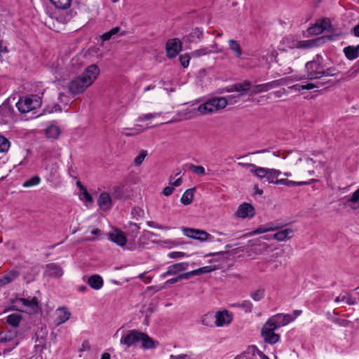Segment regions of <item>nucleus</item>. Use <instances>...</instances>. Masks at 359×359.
Here are the masks:
<instances>
[{
  "label": "nucleus",
  "instance_id": "f257e3e1",
  "mask_svg": "<svg viewBox=\"0 0 359 359\" xmlns=\"http://www.w3.org/2000/svg\"><path fill=\"white\" fill-rule=\"evenodd\" d=\"M325 65L324 59L320 54H317L313 60L309 61L305 65L306 75L302 76V79H320L323 77Z\"/></svg>",
  "mask_w": 359,
  "mask_h": 359
},
{
  "label": "nucleus",
  "instance_id": "f03ea898",
  "mask_svg": "<svg viewBox=\"0 0 359 359\" xmlns=\"http://www.w3.org/2000/svg\"><path fill=\"white\" fill-rule=\"evenodd\" d=\"M302 312V310L297 309L294 310L292 313H277L268 319L265 326L272 327L273 329L278 330L295 320Z\"/></svg>",
  "mask_w": 359,
  "mask_h": 359
},
{
  "label": "nucleus",
  "instance_id": "7ed1b4c3",
  "mask_svg": "<svg viewBox=\"0 0 359 359\" xmlns=\"http://www.w3.org/2000/svg\"><path fill=\"white\" fill-rule=\"evenodd\" d=\"M41 97L38 95H30L29 96L20 97L16 102L15 106L20 113L25 114L39 108L41 107Z\"/></svg>",
  "mask_w": 359,
  "mask_h": 359
},
{
  "label": "nucleus",
  "instance_id": "20e7f679",
  "mask_svg": "<svg viewBox=\"0 0 359 359\" xmlns=\"http://www.w3.org/2000/svg\"><path fill=\"white\" fill-rule=\"evenodd\" d=\"M226 107V102L223 97H213L208 99L204 103L198 107V111L200 114H208L224 109Z\"/></svg>",
  "mask_w": 359,
  "mask_h": 359
},
{
  "label": "nucleus",
  "instance_id": "39448f33",
  "mask_svg": "<svg viewBox=\"0 0 359 359\" xmlns=\"http://www.w3.org/2000/svg\"><path fill=\"white\" fill-rule=\"evenodd\" d=\"M249 172L257 178L266 180H278V177L282 174L281 171L273 168H266L256 165L252 163L248 168Z\"/></svg>",
  "mask_w": 359,
  "mask_h": 359
},
{
  "label": "nucleus",
  "instance_id": "423d86ee",
  "mask_svg": "<svg viewBox=\"0 0 359 359\" xmlns=\"http://www.w3.org/2000/svg\"><path fill=\"white\" fill-rule=\"evenodd\" d=\"M142 332L138 330L133 329L122 335L120 339V345L125 346L124 351H127L130 347L140 342Z\"/></svg>",
  "mask_w": 359,
  "mask_h": 359
},
{
  "label": "nucleus",
  "instance_id": "0eeeda50",
  "mask_svg": "<svg viewBox=\"0 0 359 359\" xmlns=\"http://www.w3.org/2000/svg\"><path fill=\"white\" fill-rule=\"evenodd\" d=\"M183 232L186 236L194 240L199 241L201 242H212L214 241V237L203 230L191 228H184Z\"/></svg>",
  "mask_w": 359,
  "mask_h": 359
},
{
  "label": "nucleus",
  "instance_id": "6e6552de",
  "mask_svg": "<svg viewBox=\"0 0 359 359\" xmlns=\"http://www.w3.org/2000/svg\"><path fill=\"white\" fill-rule=\"evenodd\" d=\"M88 86H90L89 82L79 76L69 82L68 88L69 93L76 95L83 93Z\"/></svg>",
  "mask_w": 359,
  "mask_h": 359
},
{
  "label": "nucleus",
  "instance_id": "1a4fd4ad",
  "mask_svg": "<svg viewBox=\"0 0 359 359\" xmlns=\"http://www.w3.org/2000/svg\"><path fill=\"white\" fill-rule=\"evenodd\" d=\"M110 192L112 197L118 200L126 199L132 196V190L126 184L114 186L110 189Z\"/></svg>",
  "mask_w": 359,
  "mask_h": 359
},
{
  "label": "nucleus",
  "instance_id": "9d476101",
  "mask_svg": "<svg viewBox=\"0 0 359 359\" xmlns=\"http://www.w3.org/2000/svg\"><path fill=\"white\" fill-rule=\"evenodd\" d=\"M14 109L10 105L9 100H5L0 106V124H7L13 120Z\"/></svg>",
  "mask_w": 359,
  "mask_h": 359
},
{
  "label": "nucleus",
  "instance_id": "9b49d317",
  "mask_svg": "<svg viewBox=\"0 0 359 359\" xmlns=\"http://www.w3.org/2000/svg\"><path fill=\"white\" fill-rule=\"evenodd\" d=\"M167 56L169 58L175 57L182 50V42L177 38L169 39L165 44Z\"/></svg>",
  "mask_w": 359,
  "mask_h": 359
},
{
  "label": "nucleus",
  "instance_id": "f8f14e48",
  "mask_svg": "<svg viewBox=\"0 0 359 359\" xmlns=\"http://www.w3.org/2000/svg\"><path fill=\"white\" fill-rule=\"evenodd\" d=\"M64 273L62 268L57 263H49L45 266L43 276L52 278H60Z\"/></svg>",
  "mask_w": 359,
  "mask_h": 359
},
{
  "label": "nucleus",
  "instance_id": "ddd939ff",
  "mask_svg": "<svg viewBox=\"0 0 359 359\" xmlns=\"http://www.w3.org/2000/svg\"><path fill=\"white\" fill-rule=\"evenodd\" d=\"M99 74L100 68L97 65L93 64L88 66L80 76L84 79L85 81L89 82V85L91 86Z\"/></svg>",
  "mask_w": 359,
  "mask_h": 359
},
{
  "label": "nucleus",
  "instance_id": "4468645a",
  "mask_svg": "<svg viewBox=\"0 0 359 359\" xmlns=\"http://www.w3.org/2000/svg\"><path fill=\"white\" fill-rule=\"evenodd\" d=\"M189 267L188 262H179L173 264L167 268L165 272L160 275V278L163 279L168 276H175L180 272L186 271Z\"/></svg>",
  "mask_w": 359,
  "mask_h": 359
},
{
  "label": "nucleus",
  "instance_id": "2eb2a0df",
  "mask_svg": "<svg viewBox=\"0 0 359 359\" xmlns=\"http://www.w3.org/2000/svg\"><path fill=\"white\" fill-rule=\"evenodd\" d=\"M275 329H273L272 327H266V326H264L262 329V336L264 338V341L269 344H275L279 341L280 337V335L276 334L274 332Z\"/></svg>",
  "mask_w": 359,
  "mask_h": 359
},
{
  "label": "nucleus",
  "instance_id": "dca6fc26",
  "mask_svg": "<svg viewBox=\"0 0 359 359\" xmlns=\"http://www.w3.org/2000/svg\"><path fill=\"white\" fill-rule=\"evenodd\" d=\"M236 215L243 219L252 218L255 215V210L250 203H243L239 205Z\"/></svg>",
  "mask_w": 359,
  "mask_h": 359
},
{
  "label": "nucleus",
  "instance_id": "f3484780",
  "mask_svg": "<svg viewBox=\"0 0 359 359\" xmlns=\"http://www.w3.org/2000/svg\"><path fill=\"white\" fill-rule=\"evenodd\" d=\"M108 236L111 241L121 247L126 244L127 240L128 239L126 233L118 229H115L114 231L109 233Z\"/></svg>",
  "mask_w": 359,
  "mask_h": 359
},
{
  "label": "nucleus",
  "instance_id": "a211bd4d",
  "mask_svg": "<svg viewBox=\"0 0 359 359\" xmlns=\"http://www.w3.org/2000/svg\"><path fill=\"white\" fill-rule=\"evenodd\" d=\"M111 197L112 196H110L107 192H102L100 194L97 200V205L100 210L107 211L112 208L113 203Z\"/></svg>",
  "mask_w": 359,
  "mask_h": 359
},
{
  "label": "nucleus",
  "instance_id": "6ab92c4d",
  "mask_svg": "<svg viewBox=\"0 0 359 359\" xmlns=\"http://www.w3.org/2000/svg\"><path fill=\"white\" fill-rule=\"evenodd\" d=\"M215 323L217 327H223L224 325H229L231 323L233 319L232 316L226 310L217 312L216 314H215Z\"/></svg>",
  "mask_w": 359,
  "mask_h": 359
},
{
  "label": "nucleus",
  "instance_id": "aec40b11",
  "mask_svg": "<svg viewBox=\"0 0 359 359\" xmlns=\"http://www.w3.org/2000/svg\"><path fill=\"white\" fill-rule=\"evenodd\" d=\"M1 342H13L16 346L19 344L18 334L15 329L4 331L0 334Z\"/></svg>",
  "mask_w": 359,
  "mask_h": 359
},
{
  "label": "nucleus",
  "instance_id": "412c9836",
  "mask_svg": "<svg viewBox=\"0 0 359 359\" xmlns=\"http://www.w3.org/2000/svg\"><path fill=\"white\" fill-rule=\"evenodd\" d=\"M140 342L142 343L141 348L144 350L155 349L159 345L158 341L153 339L143 332H142Z\"/></svg>",
  "mask_w": 359,
  "mask_h": 359
},
{
  "label": "nucleus",
  "instance_id": "4be33fe9",
  "mask_svg": "<svg viewBox=\"0 0 359 359\" xmlns=\"http://www.w3.org/2000/svg\"><path fill=\"white\" fill-rule=\"evenodd\" d=\"M76 184L77 187L79 189V191L78 193L79 199L86 204L93 203V197L85 186L82 184L81 181H76Z\"/></svg>",
  "mask_w": 359,
  "mask_h": 359
},
{
  "label": "nucleus",
  "instance_id": "5701e85b",
  "mask_svg": "<svg viewBox=\"0 0 359 359\" xmlns=\"http://www.w3.org/2000/svg\"><path fill=\"white\" fill-rule=\"evenodd\" d=\"M302 78H297V76H292V77H286V78H282L278 80L272 81L268 83H266V86L267 91L270 89L283 86L287 84L290 81H299Z\"/></svg>",
  "mask_w": 359,
  "mask_h": 359
},
{
  "label": "nucleus",
  "instance_id": "b1692460",
  "mask_svg": "<svg viewBox=\"0 0 359 359\" xmlns=\"http://www.w3.org/2000/svg\"><path fill=\"white\" fill-rule=\"evenodd\" d=\"M71 317V313L67 307H60L56 310V319L57 325L62 324L67 322Z\"/></svg>",
  "mask_w": 359,
  "mask_h": 359
},
{
  "label": "nucleus",
  "instance_id": "393cba45",
  "mask_svg": "<svg viewBox=\"0 0 359 359\" xmlns=\"http://www.w3.org/2000/svg\"><path fill=\"white\" fill-rule=\"evenodd\" d=\"M203 37V30L200 28H195L189 34L183 37L184 43H197Z\"/></svg>",
  "mask_w": 359,
  "mask_h": 359
},
{
  "label": "nucleus",
  "instance_id": "a878e982",
  "mask_svg": "<svg viewBox=\"0 0 359 359\" xmlns=\"http://www.w3.org/2000/svg\"><path fill=\"white\" fill-rule=\"evenodd\" d=\"M251 83L249 81H245L243 83H238L231 86L230 90L232 92H238L239 93L245 94L250 93Z\"/></svg>",
  "mask_w": 359,
  "mask_h": 359
},
{
  "label": "nucleus",
  "instance_id": "bb28decb",
  "mask_svg": "<svg viewBox=\"0 0 359 359\" xmlns=\"http://www.w3.org/2000/svg\"><path fill=\"white\" fill-rule=\"evenodd\" d=\"M344 204L353 210L359 208V188L352 193L349 197H347Z\"/></svg>",
  "mask_w": 359,
  "mask_h": 359
},
{
  "label": "nucleus",
  "instance_id": "cd10ccee",
  "mask_svg": "<svg viewBox=\"0 0 359 359\" xmlns=\"http://www.w3.org/2000/svg\"><path fill=\"white\" fill-rule=\"evenodd\" d=\"M343 52L348 60H353L359 56V44L356 46H348L344 48Z\"/></svg>",
  "mask_w": 359,
  "mask_h": 359
},
{
  "label": "nucleus",
  "instance_id": "c85d7f7f",
  "mask_svg": "<svg viewBox=\"0 0 359 359\" xmlns=\"http://www.w3.org/2000/svg\"><path fill=\"white\" fill-rule=\"evenodd\" d=\"M88 283L93 289L100 290L102 287L104 281L100 275L95 274L88 278Z\"/></svg>",
  "mask_w": 359,
  "mask_h": 359
},
{
  "label": "nucleus",
  "instance_id": "c756f323",
  "mask_svg": "<svg viewBox=\"0 0 359 359\" xmlns=\"http://www.w3.org/2000/svg\"><path fill=\"white\" fill-rule=\"evenodd\" d=\"M139 225L136 223L130 222L128 223V226L126 233L128 238L131 241H134L135 239L137 238V235L139 234Z\"/></svg>",
  "mask_w": 359,
  "mask_h": 359
},
{
  "label": "nucleus",
  "instance_id": "7c9ffc66",
  "mask_svg": "<svg viewBox=\"0 0 359 359\" xmlns=\"http://www.w3.org/2000/svg\"><path fill=\"white\" fill-rule=\"evenodd\" d=\"M293 232L294 231L292 229L286 228L276 232L273 237L278 241H283L292 238L293 236Z\"/></svg>",
  "mask_w": 359,
  "mask_h": 359
},
{
  "label": "nucleus",
  "instance_id": "2f4dec72",
  "mask_svg": "<svg viewBox=\"0 0 359 359\" xmlns=\"http://www.w3.org/2000/svg\"><path fill=\"white\" fill-rule=\"evenodd\" d=\"M341 302H346L348 305H355L356 304L355 299L346 292H341L334 299L335 303H339Z\"/></svg>",
  "mask_w": 359,
  "mask_h": 359
},
{
  "label": "nucleus",
  "instance_id": "473e14b6",
  "mask_svg": "<svg viewBox=\"0 0 359 359\" xmlns=\"http://www.w3.org/2000/svg\"><path fill=\"white\" fill-rule=\"evenodd\" d=\"M215 267L213 266H205L199 269L187 272L189 279L193 276H200L204 273H208L213 271Z\"/></svg>",
  "mask_w": 359,
  "mask_h": 359
},
{
  "label": "nucleus",
  "instance_id": "72a5a7b5",
  "mask_svg": "<svg viewBox=\"0 0 359 359\" xmlns=\"http://www.w3.org/2000/svg\"><path fill=\"white\" fill-rule=\"evenodd\" d=\"M22 319V316L19 313H11L6 318V322L8 325L13 326L15 329Z\"/></svg>",
  "mask_w": 359,
  "mask_h": 359
},
{
  "label": "nucleus",
  "instance_id": "f704fd0d",
  "mask_svg": "<svg viewBox=\"0 0 359 359\" xmlns=\"http://www.w3.org/2000/svg\"><path fill=\"white\" fill-rule=\"evenodd\" d=\"M194 188L187 189L182 194L180 201L184 205H188L191 203L194 198Z\"/></svg>",
  "mask_w": 359,
  "mask_h": 359
},
{
  "label": "nucleus",
  "instance_id": "c9c22d12",
  "mask_svg": "<svg viewBox=\"0 0 359 359\" xmlns=\"http://www.w3.org/2000/svg\"><path fill=\"white\" fill-rule=\"evenodd\" d=\"M19 275L17 271H11L8 274L0 277V287L10 283Z\"/></svg>",
  "mask_w": 359,
  "mask_h": 359
},
{
  "label": "nucleus",
  "instance_id": "e433bc0d",
  "mask_svg": "<svg viewBox=\"0 0 359 359\" xmlns=\"http://www.w3.org/2000/svg\"><path fill=\"white\" fill-rule=\"evenodd\" d=\"M275 184H283L287 187L303 186L309 184L311 181H269Z\"/></svg>",
  "mask_w": 359,
  "mask_h": 359
},
{
  "label": "nucleus",
  "instance_id": "4c0bfd02",
  "mask_svg": "<svg viewBox=\"0 0 359 359\" xmlns=\"http://www.w3.org/2000/svg\"><path fill=\"white\" fill-rule=\"evenodd\" d=\"M306 166L309 168L311 165H313L316 169H323L326 166V161L318 159L314 160L311 158H306L305 159Z\"/></svg>",
  "mask_w": 359,
  "mask_h": 359
},
{
  "label": "nucleus",
  "instance_id": "58836bf2",
  "mask_svg": "<svg viewBox=\"0 0 359 359\" xmlns=\"http://www.w3.org/2000/svg\"><path fill=\"white\" fill-rule=\"evenodd\" d=\"M230 50L234 53L235 56L240 57L242 55V49L240 44L234 39L229 40Z\"/></svg>",
  "mask_w": 359,
  "mask_h": 359
},
{
  "label": "nucleus",
  "instance_id": "ea45409f",
  "mask_svg": "<svg viewBox=\"0 0 359 359\" xmlns=\"http://www.w3.org/2000/svg\"><path fill=\"white\" fill-rule=\"evenodd\" d=\"M119 32H120V27H115L112 28L111 29H110L109 32H107L102 34L100 36V39L103 42L109 41L111 39H114V36H116Z\"/></svg>",
  "mask_w": 359,
  "mask_h": 359
},
{
  "label": "nucleus",
  "instance_id": "a19ab883",
  "mask_svg": "<svg viewBox=\"0 0 359 359\" xmlns=\"http://www.w3.org/2000/svg\"><path fill=\"white\" fill-rule=\"evenodd\" d=\"M215 321V316L213 313H208L205 314L201 318V323L207 327H212Z\"/></svg>",
  "mask_w": 359,
  "mask_h": 359
},
{
  "label": "nucleus",
  "instance_id": "79ce46f5",
  "mask_svg": "<svg viewBox=\"0 0 359 359\" xmlns=\"http://www.w3.org/2000/svg\"><path fill=\"white\" fill-rule=\"evenodd\" d=\"M233 306L241 309L244 310L245 313H251L252 311L253 304L250 300H244L241 303L233 304Z\"/></svg>",
  "mask_w": 359,
  "mask_h": 359
},
{
  "label": "nucleus",
  "instance_id": "37998d69",
  "mask_svg": "<svg viewBox=\"0 0 359 359\" xmlns=\"http://www.w3.org/2000/svg\"><path fill=\"white\" fill-rule=\"evenodd\" d=\"M57 8L65 10L70 7L72 0H49Z\"/></svg>",
  "mask_w": 359,
  "mask_h": 359
},
{
  "label": "nucleus",
  "instance_id": "c03bdc74",
  "mask_svg": "<svg viewBox=\"0 0 359 359\" xmlns=\"http://www.w3.org/2000/svg\"><path fill=\"white\" fill-rule=\"evenodd\" d=\"M60 128L55 126H50L46 130V134L48 137L57 139L60 135Z\"/></svg>",
  "mask_w": 359,
  "mask_h": 359
},
{
  "label": "nucleus",
  "instance_id": "a18cd8bd",
  "mask_svg": "<svg viewBox=\"0 0 359 359\" xmlns=\"http://www.w3.org/2000/svg\"><path fill=\"white\" fill-rule=\"evenodd\" d=\"M20 301L24 306L30 307L33 310H36L39 308V302L36 297H33L31 299L22 298Z\"/></svg>",
  "mask_w": 359,
  "mask_h": 359
},
{
  "label": "nucleus",
  "instance_id": "49530a36",
  "mask_svg": "<svg viewBox=\"0 0 359 359\" xmlns=\"http://www.w3.org/2000/svg\"><path fill=\"white\" fill-rule=\"evenodd\" d=\"M187 170L198 176H203L205 174V168L202 165H195L194 164H189L187 165Z\"/></svg>",
  "mask_w": 359,
  "mask_h": 359
},
{
  "label": "nucleus",
  "instance_id": "de8ad7c7",
  "mask_svg": "<svg viewBox=\"0 0 359 359\" xmlns=\"http://www.w3.org/2000/svg\"><path fill=\"white\" fill-rule=\"evenodd\" d=\"M188 279H189V277H188L187 272L181 273L174 278L167 280L164 283V286L172 285V284H174L180 280H188Z\"/></svg>",
  "mask_w": 359,
  "mask_h": 359
},
{
  "label": "nucleus",
  "instance_id": "09e8293b",
  "mask_svg": "<svg viewBox=\"0 0 359 359\" xmlns=\"http://www.w3.org/2000/svg\"><path fill=\"white\" fill-rule=\"evenodd\" d=\"M170 184H172V187H166L163 189V194L165 196H168L171 195L174 191L175 187H179L182 184V181H170Z\"/></svg>",
  "mask_w": 359,
  "mask_h": 359
},
{
  "label": "nucleus",
  "instance_id": "8fccbe9b",
  "mask_svg": "<svg viewBox=\"0 0 359 359\" xmlns=\"http://www.w3.org/2000/svg\"><path fill=\"white\" fill-rule=\"evenodd\" d=\"M266 86L265 83L258 84L254 86L252 88H250L249 95H252L254 94H257L259 93L266 92Z\"/></svg>",
  "mask_w": 359,
  "mask_h": 359
},
{
  "label": "nucleus",
  "instance_id": "3c124183",
  "mask_svg": "<svg viewBox=\"0 0 359 359\" xmlns=\"http://www.w3.org/2000/svg\"><path fill=\"white\" fill-rule=\"evenodd\" d=\"M264 289H258L250 293V297L255 302H259L264 297Z\"/></svg>",
  "mask_w": 359,
  "mask_h": 359
},
{
  "label": "nucleus",
  "instance_id": "603ef678",
  "mask_svg": "<svg viewBox=\"0 0 359 359\" xmlns=\"http://www.w3.org/2000/svg\"><path fill=\"white\" fill-rule=\"evenodd\" d=\"M243 95V93H238L237 95H229L227 97H222L223 99L226 102V106L228 104H233L236 103L238 100Z\"/></svg>",
  "mask_w": 359,
  "mask_h": 359
},
{
  "label": "nucleus",
  "instance_id": "864d4df0",
  "mask_svg": "<svg viewBox=\"0 0 359 359\" xmlns=\"http://www.w3.org/2000/svg\"><path fill=\"white\" fill-rule=\"evenodd\" d=\"M10 142L5 137L0 135V152L4 153L8 150L10 147Z\"/></svg>",
  "mask_w": 359,
  "mask_h": 359
},
{
  "label": "nucleus",
  "instance_id": "5fc2aeb1",
  "mask_svg": "<svg viewBox=\"0 0 359 359\" xmlns=\"http://www.w3.org/2000/svg\"><path fill=\"white\" fill-rule=\"evenodd\" d=\"M307 32L311 35H318L323 32V29L320 27L318 22H317L315 25L311 26Z\"/></svg>",
  "mask_w": 359,
  "mask_h": 359
},
{
  "label": "nucleus",
  "instance_id": "6e6d98bb",
  "mask_svg": "<svg viewBox=\"0 0 359 359\" xmlns=\"http://www.w3.org/2000/svg\"><path fill=\"white\" fill-rule=\"evenodd\" d=\"M35 342L36 344L34 346V348L36 349V351L38 352H42V351L46 348V340L43 337H41L39 339L38 337H36V339L35 340Z\"/></svg>",
  "mask_w": 359,
  "mask_h": 359
},
{
  "label": "nucleus",
  "instance_id": "4d7b16f0",
  "mask_svg": "<svg viewBox=\"0 0 359 359\" xmlns=\"http://www.w3.org/2000/svg\"><path fill=\"white\" fill-rule=\"evenodd\" d=\"M323 84H324L323 83H321L319 81L316 82V83H306V84H301V88H302V90H311V89H313L316 88H319V87L322 86Z\"/></svg>",
  "mask_w": 359,
  "mask_h": 359
},
{
  "label": "nucleus",
  "instance_id": "13d9d810",
  "mask_svg": "<svg viewBox=\"0 0 359 359\" xmlns=\"http://www.w3.org/2000/svg\"><path fill=\"white\" fill-rule=\"evenodd\" d=\"M147 156V151L142 150L140 154L135 158L134 164L140 165Z\"/></svg>",
  "mask_w": 359,
  "mask_h": 359
},
{
  "label": "nucleus",
  "instance_id": "bf43d9fd",
  "mask_svg": "<svg viewBox=\"0 0 359 359\" xmlns=\"http://www.w3.org/2000/svg\"><path fill=\"white\" fill-rule=\"evenodd\" d=\"M326 36H318L316 39H311L312 48L316 46H320L326 43Z\"/></svg>",
  "mask_w": 359,
  "mask_h": 359
},
{
  "label": "nucleus",
  "instance_id": "052dcab7",
  "mask_svg": "<svg viewBox=\"0 0 359 359\" xmlns=\"http://www.w3.org/2000/svg\"><path fill=\"white\" fill-rule=\"evenodd\" d=\"M339 72L337 71L336 67H325L323 76H334L337 74H338Z\"/></svg>",
  "mask_w": 359,
  "mask_h": 359
},
{
  "label": "nucleus",
  "instance_id": "680f3d73",
  "mask_svg": "<svg viewBox=\"0 0 359 359\" xmlns=\"http://www.w3.org/2000/svg\"><path fill=\"white\" fill-rule=\"evenodd\" d=\"M318 22L320 27H321L322 29H323V32L328 30L332 26L330 20L326 18H322Z\"/></svg>",
  "mask_w": 359,
  "mask_h": 359
},
{
  "label": "nucleus",
  "instance_id": "e2e57ef3",
  "mask_svg": "<svg viewBox=\"0 0 359 359\" xmlns=\"http://www.w3.org/2000/svg\"><path fill=\"white\" fill-rule=\"evenodd\" d=\"M62 111V107L58 104H54L52 107L48 106L43 110V113H53V112Z\"/></svg>",
  "mask_w": 359,
  "mask_h": 359
},
{
  "label": "nucleus",
  "instance_id": "0e129e2a",
  "mask_svg": "<svg viewBox=\"0 0 359 359\" xmlns=\"http://www.w3.org/2000/svg\"><path fill=\"white\" fill-rule=\"evenodd\" d=\"M274 229L271 226L270 227H265V226H259L258 228H257L256 229H255L253 231L250 232V236H253V235H257V234H260V233H265V232H267L269 231H273Z\"/></svg>",
  "mask_w": 359,
  "mask_h": 359
},
{
  "label": "nucleus",
  "instance_id": "69168bd1",
  "mask_svg": "<svg viewBox=\"0 0 359 359\" xmlns=\"http://www.w3.org/2000/svg\"><path fill=\"white\" fill-rule=\"evenodd\" d=\"M332 322L340 327H348L349 325V321L346 319L339 318H333L332 319Z\"/></svg>",
  "mask_w": 359,
  "mask_h": 359
},
{
  "label": "nucleus",
  "instance_id": "338daca9",
  "mask_svg": "<svg viewBox=\"0 0 359 359\" xmlns=\"http://www.w3.org/2000/svg\"><path fill=\"white\" fill-rule=\"evenodd\" d=\"M179 60L183 68H187L189 64L190 56L189 54L182 55H180Z\"/></svg>",
  "mask_w": 359,
  "mask_h": 359
},
{
  "label": "nucleus",
  "instance_id": "774afa93",
  "mask_svg": "<svg viewBox=\"0 0 359 359\" xmlns=\"http://www.w3.org/2000/svg\"><path fill=\"white\" fill-rule=\"evenodd\" d=\"M358 72H359V60L358 61L357 64L351 69V70L346 72L345 74L346 75L347 74L348 78H353L357 75Z\"/></svg>",
  "mask_w": 359,
  "mask_h": 359
}]
</instances>
